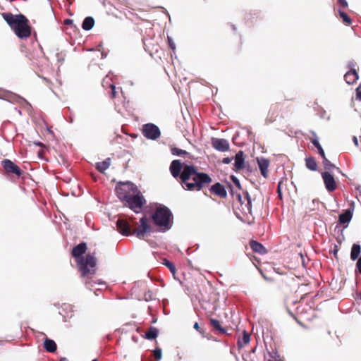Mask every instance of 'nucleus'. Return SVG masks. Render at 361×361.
Masks as SVG:
<instances>
[{
  "mask_svg": "<svg viewBox=\"0 0 361 361\" xmlns=\"http://www.w3.org/2000/svg\"><path fill=\"white\" fill-rule=\"evenodd\" d=\"M209 190L212 194L217 195L220 198L225 199L227 197L226 188L220 183H216L212 185Z\"/></svg>",
  "mask_w": 361,
  "mask_h": 361,
  "instance_id": "obj_14",
  "label": "nucleus"
},
{
  "mask_svg": "<svg viewBox=\"0 0 361 361\" xmlns=\"http://www.w3.org/2000/svg\"><path fill=\"white\" fill-rule=\"evenodd\" d=\"M60 361H67V360L66 358H62L60 360Z\"/></svg>",
  "mask_w": 361,
  "mask_h": 361,
  "instance_id": "obj_48",
  "label": "nucleus"
},
{
  "mask_svg": "<svg viewBox=\"0 0 361 361\" xmlns=\"http://www.w3.org/2000/svg\"><path fill=\"white\" fill-rule=\"evenodd\" d=\"M158 334H159L158 329L156 327L151 326L146 331L145 338L148 340H153L157 337Z\"/></svg>",
  "mask_w": 361,
  "mask_h": 361,
  "instance_id": "obj_24",
  "label": "nucleus"
},
{
  "mask_svg": "<svg viewBox=\"0 0 361 361\" xmlns=\"http://www.w3.org/2000/svg\"><path fill=\"white\" fill-rule=\"evenodd\" d=\"M193 328L196 329L197 331H199L200 334H204V330L200 327L199 324L197 322H195L194 324Z\"/></svg>",
  "mask_w": 361,
  "mask_h": 361,
  "instance_id": "obj_40",
  "label": "nucleus"
},
{
  "mask_svg": "<svg viewBox=\"0 0 361 361\" xmlns=\"http://www.w3.org/2000/svg\"><path fill=\"white\" fill-rule=\"evenodd\" d=\"M87 249V244L80 243L73 248L71 255L76 259L77 267L81 276L85 280L86 286L88 288H92L91 279L96 273V258L90 253L85 257H82Z\"/></svg>",
  "mask_w": 361,
  "mask_h": 361,
  "instance_id": "obj_2",
  "label": "nucleus"
},
{
  "mask_svg": "<svg viewBox=\"0 0 361 361\" xmlns=\"http://www.w3.org/2000/svg\"><path fill=\"white\" fill-rule=\"evenodd\" d=\"M164 264L166 265V267H167L169 268V269L173 274V275L175 276L176 269V267H175L174 264L165 259Z\"/></svg>",
  "mask_w": 361,
  "mask_h": 361,
  "instance_id": "obj_33",
  "label": "nucleus"
},
{
  "mask_svg": "<svg viewBox=\"0 0 361 361\" xmlns=\"http://www.w3.org/2000/svg\"><path fill=\"white\" fill-rule=\"evenodd\" d=\"M353 140L355 145L358 147V140H357V137L354 136L353 137Z\"/></svg>",
  "mask_w": 361,
  "mask_h": 361,
  "instance_id": "obj_44",
  "label": "nucleus"
},
{
  "mask_svg": "<svg viewBox=\"0 0 361 361\" xmlns=\"http://www.w3.org/2000/svg\"><path fill=\"white\" fill-rule=\"evenodd\" d=\"M94 25V20L92 17H86L82 24V27L85 30H91Z\"/></svg>",
  "mask_w": 361,
  "mask_h": 361,
  "instance_id": "obj_26",
  "label": "nucleus"
},
{
  "mask_svg": "<svg viewBox=\"0 0 361 361\" xmlns=\"http://www.w3.org/2000/svg\"><path fill=\"white\" fill-rule=\"evenodd\" d=\"M171 153L173 155L182 156V157L189 154V153L188 152H186L183 149L177 148V147L171 148Z\"/></svg>",
  "mask_w": 361,
  "mask_h": 361,
  "instance_id": "obj_32",
  "label": "nucleus"
},
{
  "mask_svg": "<svg viewBox=\"0 0 361 361\" xmlns=\"http://www.w3.org/2000/svg\"><path fill=\"white\" fill-rule=\"evenodd\" d=\"M299 255H300V258L302 259V264H304L303 255L302 254H300Z\"/></svg>",
  "mask_w": 361,
  "mask_h": 361,
  "instance_id": "obj_46",
  "label": "nucleus"
},
{
  "mask_svg": "<svg viewBox=\"0 0 361 361\" xmlns=\"http://www.w3.org/2000/svg\"><path fill=\"white\" fill-rule=\"evenodd\" d=\"M257 161L261 174L263 177L267 178L269 176V161L265 158H257Z\"/></svg>",
  "mask_w": 361,
  "mask_h": 361,
  "instance_id": "obj_16",
  "label": "nucleus"
},
{
  "mask_svg": "<svg viewBox=\"0 0 361 361\" xmlns=\"http://www.w3.org/2000/svg\"><path fill=\"white\" fill-rule=\"evenodd\" d=\"M142 132L145 137L150 140H156L161 135L159 128L153 123L144 125Z\"/></svg>",
  "mask_w": 361,
  "mask_h": 361,
  "instance_id": "obj_11",
  "label": "nucleus"
},
{
  "mask_svg": "<svg viewBox=\"0 0 361 361\" xmlns=\"http://www.w3.org/2000/svg\"><path fill=\"white\" fill-rule=\"evenodd\" d=\"M2 17L18 38L27 39L30 37L31 27L28 19L24 15L4 13Z\"/></svg>",
  "mask_w": 361,
  "mask_h": 361,
  "instance_id": "obj_4",
  "label": "nucleus"
},
{
  "mask_svg": "<svg viewBox=\"0 0 361 361\" xmlns=\"http://www.w3.org/2000/svg\"><path fill=\"white\" fill-rule=\"evenodd\" d=\"M126 202V205L135 213H139L145 204V200L139 190L136 193L128 197Z\"/></svg>",
  "mask_w": 361,
  "mask_h": 361,
  "instance_id": "obj_9",
  "label": "nucleus"
},
{
  "mask_svg": "<svg viewBox=\"0 0 361 361\" xmlns=\"http://www.w3.org/2000/svg\"><path fill=\"white\" fill-rule=\"evenodd\" d=\"M117 231L123 235H135L140 239H144L147 233L153 231L149 220L145 216L140 219V225L135 228H131L130 221L123 218H118L116 221Z\"/></svg>",
  "mask_w": 361,
  "mask_h": 361,
  "instance_id": "obj_3",
  "label": "nucleus"
},
{
  "mask_svg": "<svg viewBox=\"0 0 361 361\" xmlns=\"http://www.w3.org/2000/svg\"><path fill=\"white\" fill-rule=\"evenodd\" d=\"M290 111V108L287 107V109L286 111H283V105H281L279 103H275L272 104L270 106V108L269 109L267 118H266V122L267 123H271L274 122L278 118L284 117V114H286L288 112Z\"/></svg>",
  "mask_w": 361,
  "mask_h": 361,
  "instance_id": "obj_8",
  "label": "nucleus"
},
{
  "mask_svg": "<svg viewBox=\"0 0 361 361\" xmlns=\"http://www.w3.org/2000/svg\"><path fill=\"white\" fill-rule=\"evenodd\" d=\"M230 192L233 198H235L236 200L240 204V209L245 213L251 214L252 211V203L251 198L247 192H243V195L234 192L233 188L229 185Z\"/></svg>",
  "mask_w": 361,
  "mask_h": 361,
  "instance_id": "obj_7",
  "label": "nucleus"
},
{
  "mask_svg": "<svg viewBox=\"0 0 361 361\" xmlns=\"http://www.w3.org/2000/svg\"><path fill=\"white\" fill-rule=\"evenodd\" d=\"M168 44L169 47L174 51L176 50V45L170 37H168Z\"/></svg>",
  "mask_w": 361,
  "mask_h": 361,
  "instance_id": "obj_36",
  "label": "nucleus"
},
{
  "mask_svg": "<svg viewBox=\"0 0 361 361\" xmlns=\"http://www.w3.org/2000/svg\"><path fill=\"white\" fill-rule=\"evenodd\" d=\"M356 98L359 100H361V83L356 89Z\"/></svg>",
  "mask_w": 361,
  "mask_h": 361,
  "instance_id": "obj_38",
  "label": "nucleus"
},
{
  "mask_svg": "<svg viewBox=\"0 0 361 361\" xmlns=\"http://www.w3.org/2000/svg\"><path fill=\"white\" fill-rule=\"evenodd\" d=\"M356 268L358 270L359 273L361 274V257L357 259V262L356 263Z\"/></svg>",
  "mask_w": 361,
  "mask_h": 361,
  "instance_id": "obj_42",
  "label": "nucleus"
},
{
  "mask_svg": "<svg viewBox=\"0 0 361 361\" xmlns=\"http://www.w3.org/2000/svg\"><path fill=\"white\" fill-rule=\"evenodd\" d=\"M338 2L343 8H347L348 6L346 0H338Z\"/></svg>",
  "mask_w": 361,
  "mask_h": 361,
  "instance_id": "obj_41",
  "label": "nucleus"
},
{
  "mask_svg": "<svg viewBox=\"0 0 361 361\" xmlns=\"http://www.w3.org/2000/svg\"><path fill=\"white\" fill-rule=\"evenodd\" d=\"M170 171L174 178L180 177L183 188L188 190L200 191L212 181L208 174L199 172L193 165H185L182 167L181 161L178 159L171 162Z\"/></svg>",
  "mask_w": 361,
  "mask_h": 361,
  "instance_id": "obj_1",
  "label": "nucleus"
},
{
  "mask_svg": "<svg viewBox=\"0 0 361 361\" xmlns=\"http://www.w3.org/2000/svg\"><path fill=\"white\" fill-rule=\"evenodd\" d=\"M64 23L66 25H69V24L72 23V20L66 19V20H65Z\"/></svg>",
  "mask_w": 361,
  "mask_h": 361,
  "instance_id": "obj_45",
  "label": "nucleus"
},
{
  "mask_svg": "<svg viewBox=\"0 0 361 361\" xmlns=\"http://www.w3.org/2000/svg\"><path fill=\"white\" fill-rule=\"evenodd\" d=\"M344 79L348 84H353L358 80V74L355 70H351L345 74Z\"/></svg>",
  "mask_w": 361,
  "mask_h": 361,
  "instance_id": "obj_18",
  "label": "nucleus"
},
{
  "mask_svg": "<svg viewBox=\"0 0 361 361\" xmlns=\"http://www.w3.org/2000/svg\"><path fill=\"white\" fill-rule=\"evenodd\" d=\"M269 356L271 357L272 361H285V357L276 351L269 353Z\"/></svg>",
  "mask_w": 361,
  "mask_h": 361,
  "instance_id": "obj_31",
  "label": "nucleus"
},
{
  "mask_svg": "<svg viewBox=\"0 0 361 361\" xmlns=\"http://www.w3.org/2000/svg\"><path fill=\"white\" fill-rule=\"evenodd\" d=\"M111 159L107 158L102 162H98L96 164L97 169L102 173H104L105 171L110 166Z\"/></svg>",
  "mask_w": 361,
  "mask_h": 361,
  "instance_id": "obj_22",
  "label": "nucleus"
},
{
  "mask_svg": "<svg viewBox=\"0 0 361 361\" xmlns=\"http://www.w3.org/2000/svg\"><path fill=\"white\" fill-rule=\"evenodd\" d=\"M249 244L250 248L255 252H257L260 255H264L267 252V250L264 245L256 240H250Z\"/></svg>",
  "mask_w": 361,
  "mask_h": 361,
  "instance_id": "obj_17",
  "label": "nucleus"
},
{
  "mask_svg": "<svg viewBox=\"0 0 361 361\" xmlns=\"http://www.w3.org/2000/svg\"><path fill=\"white\" fill-rule=\"evenodd\" d=\"M288 312H289V314H290V315H291L294 319H296V317H295V315H293V314L290 312H289V311H288Z\"/></svg>",
  "mask_w": 361,
  "mask_h": 361,
  "instance_id": "obj_47",
  "label": "nucleus"
},
{
  "mask_svg": "<svg viewBox=\"0 0 361 361\" xmlns=\"http://www.w3.org/2000/svg\"><path fill=\"white\" fill-rule=\"evenodd\" d=\"M311 133L312 135V137H310V139L312 143L317 148V149L318 150V153L320 154V156L324 157V154H325L324 151L319 142L317 134L313 131L311 132Z\"/></svg>",
  "mask_w": 361,
  "mask_h": 361,
  "instance_id": "obj_20",
  "label": "nucleus"
},
{
  "mask_svg": "<svg viewBox=\"0 0 361 361\" xmlns=\"http://www.w3.org/2000/svg\"><path fill=\"white\" fill-rule=\"evenodd\" d=\"M322 177L325 185L326 189L331 192L336 190L337 188V183L336 181L333 176L332 174H331L329 171H324L322 173Z\"/></svg>",
  "mask_w": 361,
  "mask_h": 361,
  "instance_id": "obj_12",
  "label": "nucleus"
},
{
  "mask_svg": "<svg viewBox=\"0 0 361 361\" xmlns=\"http://www.w3.org/2000/svg\"><path fill=\"white\" fill-rule=\"evenodd\" d=\"M361 252V247L359 244L354 243L351 247V252H350V258L352 260L355 261L358 258Z\"/></svg>",
  "mask_w": 361,
  "mask_h": 361,
  "instance_id": "obj_23",
  "label": "nucleus"
},
{
  "mask_svg": "<svg viewBox=\"0 0 361 361\" xmlns=\"http://www.w3.org/2000/svg\"><path fill=\"white\" fill-rule=\"evenodd\" d=\"M209 322H210L211 326L214 329H215L216 331H219L221 334H226V329L223 328V327H221L219 320H217L216 319L212 318V319H210Z\"/></svg>",
  "mask_w": 361,
  "mask_h": 361,
  "instance_id": "obj_28",
  "label": "nucleus"
},
{
  "mask_svg": "<svg viewBox=\"0 0 361 361\" xmlns=\"http://www.w3.org/2000/svg\"><path fill=\"white\" fill-rule=\"evenodd\" d=\"M353 217V212L350 209L345 210L338 216V221L341 224H348Z\"/></svg>",
  "mask_w": 361,
  "mask_h": 361,
  "instance_id": "obj_19",
  "label": "nucleus"
},
{
  "mask_svg": "<svg viewBox=\"0 0 361 361\" xmlns=\"http://www.w3.org/2000/svg\"><path fill=\"white\" fill-rule=\"evenodd\" d=\"M37 145H39V146H42V144L41 142H38Z\"/></svg>",
  "mask_w": 361,
  "mask_h": 361,
  "instance_id": "obj_50",
  "label": "nucleus"
},
{
  "mask_svg": "<svg viewBox=\"0 0 361 361\" xmlns=\"http://www.w3.org/2000/svg\"><path fill=\"white\" fill-rule=\"evenodd\" d=\"M281 185H282V181H280L278 184V187H277V193H278V195H279V197L282 200V192H281Z\"/></svg>",
  "mask_w": 361,
  "mask_h": 361,
  "instance_id": "obj_39",
  "label": "nucleus"
},
{
  "mask_svg": "<svg viewBox=\"0 0 361 361\" xmlns=\"http://www.w3.org/2000/svg\"><path fill=\"white\" fill-rule=\"evenodd\" d=\"M250 341V335L246 331H243V335L242 338L238 339V348H243L245 345L248 344Z\"/></svg>",
  "mask_w": 361,
  "mask_h": 361,
  "instance_id": "obj_25",
  "label": "nucleus"
},
{
  "mask_svg": "<svg viewBox=\"0 0 361 361\" xmlns=\"http://www.w3.org/2000/svg\"><path fill=\"white\" fill-rule=\"evenodd\" d=\"M153 356L156 361H159L162 357L161 349L160 348H156L153 350Z\"/></svg>",
  "mask_w": 361,
  "mask_h": 361,
  "instance_id": "obj_34",
  "label": "nucleus"
},
{
  "mask_svg": "<svg viewBox=\"0 0 361 361\" xmlns=\"http://www.w3.org/2000/svg\"><path fill=\"white\" fill-rule=\"evenodd\" d=\"M1 344H2V341H0V345H1Z\"/></svg>",
  "mask_w": 361,
  "mask_h": 361,
  "instance_id": "obj_52",
  "label": "nucleus"
},
{
  "mask_svg": "<svg viewBox=\"0 0 361 361\" xmlns=\"http://www.w3.org/2000/svg\"><path fill=\"white\" fill-rule=\"evenodd\" d=\"M231 180H233V183L235 184V185L238 188V189H240L241 188V186H240V183L239 182V180L234 176H231Z\"/></svg>",
  "mask_w": 361,
  "mask_h": 361,
  "instance_id": "obj_37",
  "label": "nucleus"
},
{
  "mask_svg": "<svg viewBox=\"0 0 361 361\" xmlns=\"http://www.w3.org/2000/svg\"><path fill=\"white\" fill-rule=\"evenodd\" d=\"M42 153H43V151L39 152V155L41 156Z\"/></svg>",
  "mask_w": 361,
  "mask_h": 361,
  "instance_id": "obj_49",
  "label": "nucleus"
},
{
  "mask_svg": "<svg viewBox=\"0 0 361 361\" xmlns=\"http://www.w3.org/2000/svg\"><path fill=\"white\" fill-rule=\"evenodd\" d=\"M306 167L311 171H317V163L314 157H307L305 159Z\"/></svg>",
  "mask_w": 361,
  "mask_h": 361,
  "instance_id": "obj_27",
  "label": "nucleus"
},
{
  "mask_svg": "<svg viewBox=\"0 0 361 361\" xmlns=\"http://www.w3.org/2000/svg\"><path fill=\"white\" fill-rule=\"evenodd\" d=\"M152 219L161 232L169 230L173 226V214L166 206L158 207L152 214Z\"/></svg>",
  "mask_w": 361,
  "mask_h": 361,
  "instance_id": "obj_5",
  "label": "nucleus"
},
{
  "mask_svg": "<svg viewBox=\"0 0 361 361\" xmlns=\"http://www.w3.org/2000/svg\"><path fill=\"white\" fill-rule=\"evenodd\" d=\"M338 13L340 16V18L342 19L343 23L345 24L346 25H350L352 23L351 18L350 16L344 11H338Z\"/></svg>",
  "mask_w": 361,
  "mask_h": 361,
  "instance_id": "obj_30",
  "label": "nucleus"
},
{
  "mask_svg": "<svg viewBox=\"0 0 361 361\" xmlns=\"http://www.w3.org/2000/svg\"><path fill=\"white\" fill-rule=\"evenodd\" d=\"M322 159H323V164H324V169L325 170H326V171H329L330 172L331 170H333L334 169L336 168V166L334 164H333L326 157V155L324 154V157H322Z\"/></svg>",
  "mask_w": 361,
  "mask_h": 361,
  "instance_id": "obj_29",
  "label": "nucleus"
},
{
  "mask_svg": "<svg viewBox=\"0 0 361 361\" xmlns=\"http://www.w3.org/2000/svg\"><path fill=\"white\" fill-rule=\"evenodd\" d=\"M92 361H98V360H97V359H94V360H92Z\"/></svg>",
  "mask_w": 361,
  "mask_h": 361,
  "instance_id": "obj_51",
  "label": "nucleus"
},
{
  "mask_svg": "<svg viewBox=\"0 0 361 361\" xmlns=\"http://www.w3.org/2000/svg\"><path fill=\"white\" fill-rule=\"evenodd\" d=\"M115 190L118 197L122 201H126L134 193H136L138 188L134 183L127 181L119 182L116 186Z\"/></svg>",
  "mask_w": 361,
  "mask_h": 361,
  "instance_id": "obj_6",
  "label": "nucleus"
},
{
  "mask_svg": "<svg viewBox=\"0 0 361 361\" xmlns=\"http://www.w3.org/2000/svg\"><path fill=\"white\" fill-rule=\"evenodd\" d=\"M232 159L229 157H224L222 160V162L226 164H228L231 162Z\"/></svg>",
  "mask_w": 361,
  "mask_h": 361,
  "instance_id": "obj_43",
  "label": "nucleus"
},
{
  "mask_svg": "<svg viewBox=\"0 0 361 361\" xmlns=\"http://www.w3.org/2000/svg\"><path fill=\"white\" fill-rule=\"evenodd\" d=\"M245 167L244 152L242 150L238 151L235 156V163L233 169L235 171L243 169Z\"/></svg>",
  "mask_w": 361,
  "mask_h": 361,
  "instance_id": "obj_15",
  "label": "nucleus"
},
{
  "mask_svg": "<svg viewBox=\"0 0 361 361\" xmlns=\"http://www.w3.org/2000/svg\"><path fill=\"white\" fill-rule=\"evenodd\" d=\"M111 87V97L112 99L115 98L117 95V92L116 91V87L114 84L110 85Z\"/></svg>",
  "mask_w": 361,
  "mask_h": 361,
  "instance_id": "obj_35",
  "label": "nucleus"
},
{
  "mask_svg": "<svg viewBox=\"0 0 361 361\" xmlns=\"http://www.w3.org/2000/svg\"><path fill=\"white\" fill-rule=\"evenodd\" d=\"M44 348L49 353H54L57 349L55 341L47 338L44 340Z\"/></svg>",
  "mask_w": 361,
  "mask_h": 361,
  "instance_id": "obj_21",
  "label": "nucleus"
},
{
  "mask_svg": "<svg viewBox=\"0 0 361 361\" xmlns=\"http://www.w3.org/2000/svg\"><path fill=\"white\" fill-rule=\"evenodd\" d=\"M212 147L220 152H226L229 150L230 145L228 140L221 138L213 137L212 139Z\"/></svg>",
  "mask_w": 361,
  "mask_h": 361,
  "instance_id": "obj_13",
  "label": "nucleus"
},
{
  "mask_svg": "<svg viewBox=\"0 0 361 361\" xmlns=\"http://www.w3.org/2000/svg\"><path fill=\"white\" fill-rule=\"evenodd\" d=\"M1 165L8 177L19 178L23 173V171L10 159H4L1 161Z\"/></svg>",
  "mask_w": 361,
  "mask_h": 361,
  "instance_id": "obj_10",
  "label": "nucleus"
}]
</instances>
